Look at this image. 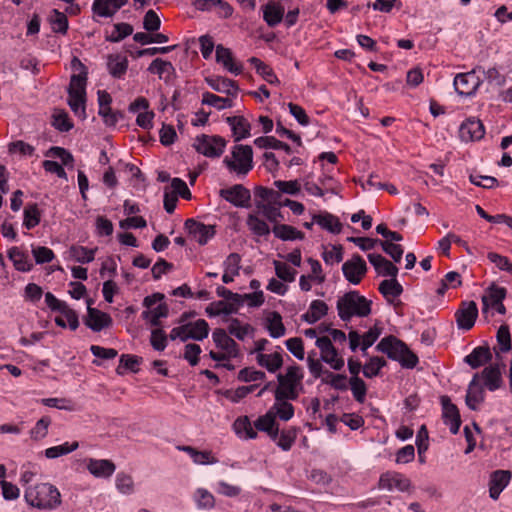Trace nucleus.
<instances>
[{
  "label": "nucleus",
  "instance_id": "1",
  "mask_svg": "<svg viewBox=\"0 0 512 512\" xmlns=\"http://www.w3.org/2000/svg\"><path fill=\"white\" fill-rule=\"evenodd\" d=\"M376 350L386 354L389 359L398 361L403 368L413 369L419 362L417 355L393 335L382 338L376 345Z\"/></svg>",
  "mask_w": 512,
  "mask_h": 512
},
{
  "label": "nucleus",
  "instance_id": "2",
  "mask_svg": "<svg viewBox=\"0 0 512 512\" xmlns=\"http://www.w3.org/2000/svg\"><path fill=\"white\" fill-rule=\"evenodd\" d=\"M27 504L38 509H55L61 504L59 490L50 483H39L25 489Z\"/></svg>",
  "mask_w": 512,
  "mask_h": 512
},
{
  "label": "nucleus",
  "instance_id": "3",
  "mask_svg": "<svg viewBox=\"0 0 512 512\" xmlns=\"http://www.w3.org/2000/svg\"><path fill=\"white\" fill-rule=\"evenodd\" d=\"M372 301L353 290L346 292L337 300V311L342 321H350L352 317H367L371 313Z\"/></svg>",
  "mask_w": 512,
  "mask_h": 512
},
{
  "label": "nucleus",
  "instance_id": "4",
  "mask_svg": "<svg viewBox=\"0 0 512 512\" xmlns=\"http://www.w3.org/2000/svg\"><path fill=\"white\" fill-rule=\"evenodd\" d=\"M303 371L297 364L287 368L286 373L277 375L279 385L274 391L275 400H296L299 396L297 387L303 379Z\"/></svg>",
  "mask_w": 512,
  "mask_h": 512
},
{
  "label": "nucleus",
  "instance_id": "5",
  "mask_svg": "<svg viewBox=\"0 0 512 512\" xmlns=\"http://www.w3.org/2000/svg\"><path fill=\"white\" fill-rule=\"evenodd\" d=\"M232 158L225 157L223 163L230 172L238 175H247L253 168V150L249 145H235L232 150Z\"/></svg>",
  "mask_w": 512,
  "mask_h": 512
},
{
  "label": "nucleus",
  "instance_id": "6",
  "mask_svg": "<svg viewBox=\"0 0 512 512\" xmlns=\"http://www.w3.org/2000/svg\"><path fill=\"white\" fill-rule=\"evenodd\" d=\"M225 146L226 140L218 135L201 134L196 137L193 143L195 150L208 158L220 157Z\"/></svg>",
  "mask_w": 512,
  "mask_h": 512
},
{
  "label": "nucleus",
  "instance_id": "7",
  "mask_svg": "<svg viewBox=\"0 0 512 512\" xmlns=\"http://www.w3.org/2000/svg\"><path fill=\"white\" fill-rule=\"evenodd\" d=\"M315 345L320 349L321 361L327 363L336 371H340L344 367V359L338 356V351L329 337L317 338Z\"/></svg>",
  "mask_w": 512,
  "mask_h": 512
},
{
  "label": "nucleus",
  "instance_id": "8",
  "mask_svg": "<svg viewBox=\"0 0 512 512\" xmlns=\"http://www.w3.org/2000/svg\"><path fill=\"white\" fill-rule=\"evenodd\" d=\"M367 269L365 260L359 254H354L351 259L345 261L342 265V272L345 279L353 285H357L361 282Z\"/></svg>",
  "mask_w": 512,
  "mask_h": 512
},
{
  "label": "nucleus",
  "instance_id": "9",
  "mask_svg": "<svg viewBox=\"0 0 512 512\" xmlns=\"http://www.w3.org/2000/svg\"><path fill=\"white\" fill-rule=\"evenodd\" d=\"M481 84L482 80L476 75L475 69L457 74L453 82L455 91L465 97L474 95Z\"/></svg>",
  "mask_w": 512,
  "mask_h": 512
},
{
  "label": "nucleus",
  "instance_id": "10",
  "mask_svg": "<svg viewBox=\"0 0 512 512\" xmlns=\"http://www.w3.org/2000/svg\"><path fill=\"white\" fill-rule=\"evenodd\" d=\"M92 299L87 300V315L84 318V324L94 332H100L105 328H109L113 320L111 316L97 308L91 307Z\"/></svg>",
  "mask_w": 512,
  "mask_h": 512
},
{
  "label": "nucleus",
  "instance_id": "11",
  "mask_svg": "<svg viewBox=\"0 0 512 512\" xmlns=\"http://www.w3.org/2000/svg\"><path fill=\"white\" fill-rule=\"evenodd\" d=\"M506 294L507 290L504 287H500L495 284L488 287L485 294L482 296L483 313H485L489 307H492L499 314L504 315L506 313V308L503 304V300L505 299Z\"/></svg>",
  "mask_w": 512,
  "mask_h": 512
},
{
  "label": "nucleus",
  "instance_id": "12",
  "mask_svg": "<svg viewBox=\"0 0 512 512\" xmlns=\"http://www.w3.org/2000/svg\"><path fill=\"white\" fill-rule=\"evenodd\" d=\"M220 197L235 207L248 208L250 206L251 193L242 184H235L232 187L221 189Z\"/></svg>",
  "mask_w": 512,
  "mask_h": 512
},
{
  "label": "nucleus",
  "instance_id": "13",
  "mask_svg": "<svg viewBox=\"0 0 512 512\" xmlns=\"http://www.w3.org/2000/svg\"><path fill=\"white\" fill-rule=\"evenodd\" d=\"M478 317V307L475 301H463L455 312V319L459 329L470 330Z\"/></svg>",
  "mask_w": 512,
  "mask_h": 512
},
{
  "label": "nucleus",
  "instance_id": "14",
  "mask_svg": "<svg viewBox=\"0 0 512 512\" xmlns=\"http://www.w3.org/2000/svg\"><path fill=\"white\" fill-rule=\"evenodd\" d=\"M184 225L188 233L198 242L199 245L207 244L216 233L214 225H206L193 218L187 219Z\"/></svg>",
  "mask_w": 512,
  "mask_h": 512
},
{
  "label": "nucleus",
  "instance_id": "15",
  "mask_svg": "<svg viewBox=\"0 0 512 512\" xmlns=\"http://www.w3.org/2000/svg\"><path fill=\"white\" fill-rule=\"evenodd\" d=\"M441 405L444 423L449 425L452 434H457L461 426V417L457 406L451 402L448 396L441 397Z\"/></svg>",
  "mask_w": 512,
  "mask_h": 512
},
{
  "label": "nucleus",
  "instance_id": "16",
  "mask_svg": "<svg viewBox=\"0 0 512 512\" xmlns=\"http://www.w3.org/2000/svg\"><path fill=\"white\" fill-rule=\"evenodd\" d=\"M378 487L388 491L396 488L405 492L410 488V480L398 472H385L379 478Z\"/></svg>",
  "mask_w": 512,
  "mask_h": 512
},
{
  "label": "nucleus",
  "instance_id": "17",
  "mask_svg": "<svg viewBox=\"0 0 512 512\" xmlns=\"http://www.w3.org/2000/svg\"><path fill=\"white\" fill-rule=\"evenodd\" d=\"M512 474L508 470H496L491 473L489 480V496L497 500L501 492L507 487Z\"/></svg>",
  "mask_w": 512,
  "mask_h": 512
},
{
  "label": "nucleus",
  "instance_id": "18",
  "mask_svg": "<svg viewBox=\"0 0 512 512\" xmlns=\"http://www.w3.org/2000/svg\"><path fill=\"white\" fill-rule=\"evenodd\" d=\"M367 257L378 275L389 276L391 278L397 277L399 272L398 267L381 254L370 253Z\"/></svg>",
  "mask_w": 512,
  "mask_h": 512
},
{
  "label": "nucleus",
  "instance_id": "19",
  "mask_svg": "<svg viewBox=\"0 0 512 512\" xmlns=\"http://www.w3.org/2000/svg\"><path fill=\"white\" fill-rule=\"evenodd\" d=\"M212 338L215 345L228 353L232 358L239 355L238 344L227 335V332L222 328H216L212 333Z\"/></svg>",
  "mask_w": 512,
  "mask_h": 512
},
{
  "label": "nucleus",
  "instance_id": "20",
  "mask_svg": "<svg viewBox=\"0 0 512 512\" xmlns=\"http://www.w3.org/2000/svg\"><path fill=\"white\" fill-rule=\"evenodd\" d=\"M88 471L97 478H109L115 472L116 466L107 459H88Z\"/></svg>",
  "mask_w": 512,
  "mask_h": 512
},
{
  "label": "nucleus",
  "instance_id": "21",
  "mask_svg": "<svg viewBox=\"0 0 512 512\" xmlns=\"http://www.w3.org/2000/svg\"><path fill=\"white\" fill-rule=\"evenodd\" d=\"M479 374H475L470 381L465 397L466 405L471 410H477L478 405L484 401V389L478 383Z\"/></svg>",
  "mask_w": 512,
  "mask_h": 512
},
{
  "label": "nucleus",
  "instance_id": "22",
  "mask_svg": "<svg viewBox=\"0 0 512 512\" xmlns=\"http://www.w3.org/2000/svg\"><path fill=\"white\" fill-rule=\"evenodd\" d=\"M492 360V353L489 346H477L470 354L465 356L464 362L472 369H477Z\"/></svg>",
  "mask_w": 512,
  "mask_h": 512
},
{
  "label": "nucleus",
  "instance_id": "23",
  "mask_svg": "<svg viewBox=\"0 0 512 512\" xmlns=\"http://www.w3.org/2000/svg\"><path fill=\"white\" fill-rule=\"evenodd\" d=\"M205 80L206 83L217 92L226 93L231 96H236L238 93L239 86L234 80L220 76L207 77Z\"/></svg>",
  "mask_w": 512,
  "mask_h": 512
},
{
  "label": "nucleus",
  "instance_id": "24",
  "mask_svg": "<svg viewBox=\"0 0 512 512\" xmlns=\"http://www.w3.org/2000/svg\"><path fill=\"white\" fill-rule=\"evenodd\" d=\"M216 61L223 65L229 72L239 75L242 73L243 67L241 64H236L233 59L232 52L229 48L219 44L216 46Z\"/></svg>",
  "mask_w": 512,
  "mask_h": 512
},
{
  "label": "nucleus",
  "instance_id": "25",
  "mask_svg": "<svg viewBox=\"0 0 512 512\" xmlns=\"http://www.w3.org/2000/svg\"><path fill=\"white\" fill-rule=\"evenodd\" d=\"M263 19L269 27H275L281 23L284 17V7L276 2L269 1L262 6Z\"/></svg>",
  "mask_w": 512,
  "mask_h": 512
},
{
  "label": "nucleus",
  "instance_id": "26",
  "mask_svg": "<svg viewBox=\"0 0 512 512\" xmlns=\"http://www.w3.org/2000/svg\"><path fill=\"white\" fill-rule=\"evenodd\" d=\"M8 258L12 261L14 268L20 272H29L33 268L27 252L21 250L19 247H11L7 252Z\"/></svg>",
  "mask_w": 512,
  "mask_h": 512
},
{
  "label": "nucleus",
  "instance_id": "27",
  "mask_svg": "<svg viewBox=\"0 0 512 512\" xmlns=\"http://www.w3.org/2000/svg\"><path fill=\"white\" fill-rule=\"evenodd\" d=\"M484 385L489 391H496L502 385V375L498 364L485 367L481 372Z\"/></svg>",
  "mask_w": 512,
  "mask_h": 512
},
{
  "label": "nucleus",
  "instance_id": "28",
  "mask_svg": "<svg viewBox=\"0 0 512 512\" xmlns=\"http://www.w3.org/2000/svg\"><path fill=\"white\" fill-rule=\"evenodd\" d=\"M257 364L265 368L270 373H275L283 365V357L280 352L270 354L259 353L256 356Z\"/></svg>",
  "mask_w": 512,
  "mask_h": 512
},
{
  "label": "nucleus",
  "instance_id": "29",
  "mask_svg": "<svg viewBox=\"0 0 512 512\" xmlns=\"http://www.w3.org/2000/svg\"><path fill=\"white\" fill-rule=\"evenodd\" d=\"M328 305L322 300H313L310 303L309 310L301 318L308 324H315L322 317L327 315Z\"/></svg>",
  "mask_w": 512,
  "mask_h": 512
},
{
  "label": "nucleus",
  "instance_id": "30",
  "mask_svg": "<svg viewBox=\"0 0 512 512\" xmlns=\"http://www.w3.org/2000/svg\"><path fill=\"white\" fill-rule=\"evenodd\" d=\"M272 232L276 238L282 241L303 240L305 238L303 232L288 224H275Z\"/></svg>",
  "mask_w": 512,
  "mask_h": 512
},
{
  "label": "nucleus",
  "instance_id": "31",
  "mask_svg": "<svg viewBox=\"0 0 512 512\" xmlns=\"http://www.w3.org/2000/svg\"><path fill=\"white\" fill-rule=\"evenodd\" d=\"M248 62L254 67L256 73L269 84L280 83L273 69L268 64L264 63L261 59L257 57H250Z\"/></svg>",
  "mask_w": 512,
  "mask_h": 512
},
{
  "label": "nucleus",
  "instance_id": "32",
  "mask_svg": "<svg viewBox=\"0 0 512 512\" xmlns=\"http://www.w3.org/2000/svg\"><path fill=\"white\" fill-rule=\"evenodd\" d=\"M313 221L321 228L333 234H339L342 230V224L339 219L330 213L314 215Z\"/></svg>",
  "mask_w": 512,
  "mask_h": 512
},
{
  "label": "nucleus",
  "instance_id": "33",
  "mask_svg": "<svg viewBox=\"0 0 512 512\" xmlns=\"http://www.w3.org/2000/svg\"><path fill=\"white\" fill-rule=\"evenodd\" d=\"M378 290L389 302H391L390 298L399 297L403 293V287L396 277L381 281Z\"/></svg>",
  "mask_w": 512,
  "mask_h": 512
},
{
  "label": "nucleus",
  "instance_id": "34",
  "mask_svg": "<svg viewBox=\"0 0 512 512\" xmlns=\"http://www.w3.org/2000/svg\"><path fill=\"white\" fill-rule=\"evenodd\" d=\"M187 324L189 326V333L184 337V339L202 341L208 337L209 325L206 320L198 319L195 322H189Z\"/></svg>",
  "mask_w": 512,
  "mask_h": 512
},
{
  "label": "nucleus",
  "instance_id": "35",
  "mask_svg": "<svg viewBox=\"0 0 512 512\" xmlns=\"http://www.w3.org/2000/svg\"><path fill=\"white\" fill-rule=\"evenodd\" d=\"M41 221V211L37 203H28L23 211V226L31 230L39 225Z\"/></svg>",
  "mask_w": 512,
  "mask_h": 512
},
{
  "label": "nucleus",
  "instance_id": "36",
  "mask_svg": "<svg viewBox=\"0 0 512 512\" xmlns=\"http://www.w3.org/2000/svg\"><path fill=\"white\" fill-rule=\"evenodd\" d=\"M266 329L272 338H280L285 335L286 328L279 312L273 311L267 317Z\"/></svg>",
  "mask_w": 512,
  "mask_h": 512
},
{
  "label": "nucleus",
  "instance_id": "37",
  "mask_svg": "<svg viewBox=\"0 0 512 512\" xmlns=\"http://www.w3.org/2000/svg\"><path fill=\"white\" fill-rule=\"evenodd\" d=\"M233 429L239 437H244L245 439L257 438V432L252 427L248 416L238 417L233 423Z\"/></svg>",
  "mask_w": 512,
  "mask_h": 512
},
{
  "label": "nucleus",
  "instance_id": "38",
  "mask_svg": "<svg viewBox=\"0 0 512 512\" xmlns=\"http://www.w3.org/2000/svg\"><path fill=\"white\" fill-rule=\"evenodd\" d=\"M107 68L109 73L114 78H122L128 68V60L126 58H120L119 55L110 54L108 56Z\"/></svg>",
  "mask_w": 512,
  "mask_h": 512
},
{
  "label": "nucleus",
  "instance_id": "39",
  "mask_svg": "<svg viewBox=\"0 0 512 512\" xmlns=\"http://www.w3.org/2000/svg\"><path fill=\"white\" fill-rule=\"evenodd\" d=\"M141 361L142 358L136 355L122 354L119 360V365L116 368V372L118 375H124L126 370L137 373L139 371L138 366Z\"/></svg>",
  "mask_w": 512,
  "mask_h": 512
},
{
  "label": "nucleus",
  "instance_id": "40",
  "mask_svg": "<svg viewBox=\"0 0 512 512\" xmlns=\"http://www.w3.org/2000/svg\"><path fill=\"white\" fill-rule=\"evenodd\" d=\"M257 210L271 223L280 224L281 220H284V216L280 211V207L275 205H265L262 202H256Z\"/></svg>",
  "mask_w": 512,
  "mask_h": 512
},
{
  "label": "nucleus",
  "instance_id": "41",
  "mask_svg": "<svg viewBox=\"0 0 512 512\" xmlns=\"http://www.w3.org/2000/svg\"><path fill=\"white\" fill-rule=\"evenodd\" d=\"M246 223L249 230L258 237L268 236L271 232L268 224L255 214H249Z\"/></svg>",
  "mask_w": 512,
  "mask_h": 512
},
{
  "label": "nucleus",
  "instance_id": "42",
  "mask_svg": "<svg viewBox=\"0 0 512 512\" xmlns=\"http://www.w3.org/2000/svg\"><path fill=\"white\" fill-rule=\"evenodd\" d=\"M168 312V306L165 303H162L154 309L143 311L142 318L149 320L152 326L157 327L161 324L160 319L168 316Z\"/></svg>",
  "mask_w": 512,
  "mask_h": 512
},
{
  "label": "nucleus",
  "instance_id": "43",
  "mask_svg": "<svg viewBox=\"0 0 512 512\" xmlns=\"http://www.w3.org/2000/svg\"><path fill=\"white\" fill-rule=\"evenodd\" d=\"M79 447V443L77 441H73L71 443L65 442L58 446H52L45 450V456L48 459H56L60 456L67 455L75 450H77Z\"/></svg>",
  "mask_w": 512,
  "mask_h": 512
},
{
  "label": "nucleus",
  "instance_id": "44",
  "mask_svg": "<svg viewBox=\"0 0 512 512\" xmlns=\"http://www.w3.org/2000/svg\"><path fill=\"white\" fill-rule=\"evenodd\" d=\"M254 144L258 148H272V149H282L286 153H291L292 150L288 144L276 139L273 136H261L255 139Z\"/></svg>",
  "mask_w": 512,
  "mask_h": 512
},
{
  "label": "nucleus",
  "instance_id": "45",
  "mask_svg": "<svg viewBox=\"0 0 512 512\" xmlns=\"http://www.w3.org/2000/svg\"><path fill=\"white\" fill-rule=\"evenodd\" d=\"M387 365L384 358L373 356L363 366V375L366 378H373L379 375L380 370Z\"/></svg>",
  "mask_w": 512,
  "mask_h": 512
},
{
  "label": "nucleus",
  "instance_id": "46",
  "mask_svg": "<svg viewBox=\"0 0 512 512\" xmlns=\"http://www.w3.org/2000/svg\"><path fill=\"white\" fill-rule=\"evenodd\" d=\"M274 412L275 418L288 421L294 416V407L287 400H275L274 405L270 409Z\"/></svg>",
  "mask_w": 512,
  "mask_h": 512
},
{
  "label": "nucleus",
  "instance_id": "47",
  "mask_svg": "<svg viewBox=\"0 0 512 512\" xmlns=\"http://www.w3.org/2000/svg\"><path fill=\"white\" fill-rule=\"evenodd\" d=\"M202 103L212 106L218 110L226 109L232 106V100L228 97H220L211 92H204L202 94Z\"/></svg>",
  "mask_w": 512,
  "mask_h": 512
},
{
  "label": "nucleus",
  "instance_id": "48",
  "mask_svg": "<svg viewBox=\"0 0 512 512\" xmlns=\"http://www.w3.org/2000/svg\"><path fill=\"white\" fill-rule=\"evenodd\" d=\"M349 385L354 399L358 403H364L367 393V385L360 377H350Z\"/></svg>",
  "mask_w": 512,
  "mask_h": 512
},
{
  "label": "nucleus",
  "instance_id": "49",
  "mask_svg": "<svg viewBox=\"0 0 512 512\" xmlns=\"http://www.w3.org/2000/svg\"><path fill=\"white\" fill-rule=\"evenodd\" d=\"M133 33V26L128 23H117L114 25V31L106 36V41L118 43Z\"/></svg>",
  "mask_w": 512,
  "mask_h": 512
},
{
  "label": "nucleus",
  "instance_id": "50",
  "mask_svg": "<svg viewBox=\"0 0 512 512\" xmlns=\"http://www.w3.org/2000/svg\"><path fill=\"white\" fill-rule=\"evenodd\" d=\"M199 509L210 510L215 506V498L211 492L204 488H198L194 495Z\"/></svg>",
  "mask_w": 512,
  "mask_h": 512
},
{
  "label": "nucleus",
  "instance_id": "51",
  "mask_svg": "<svg viewBox=\"0 0 512 512\" xmlns=\"http://www.w3.org/2000/svg\"><path fill=\"white\" fill-rule=\"evenodd\" d=\"M51 422L52 421L49 416H43L40 418L29 432L31 439L35 441L44 439L48 434V428Z\"/></svg>",
  "mask_w": 512,
  "mask_h": 512
},
{
  "label": "nucleus",
  "instance_id": "52",
  "mask_svg": "<svg viewBox=\"0 0 512 512\" xmlns=\"http://www.w3.org/2000/svg\"><path fill=\"white\" fill-rule=\"evenodd\" d=\"M205 312L207 313V315L209 317H215V316H219L221 314H223V315L235 314V309H233L231 307V305H228L226 301L219 300V301H214L211 304H209L206 307Z\"/></svg>",
  "mask_w": 512,
  "mask_h": 512
},
{
  "label": "nucleus",
  "instance_id": "53",
  "mask_svg": "<svg viewBox=\"0 0 512 512\" xmlns=\"http://www.w3.org/2000/svg\"><path fill=\"white\" fill-rule=\"evenodd\" d=\"M86 94L68 93V104L75 115L85 118Z\"/></svg>",
  "mask_w": 512,
  "mask_h": 512
},
{
  "label": "nucleus",
  "instance_id": "54",
  "mask_svg": "<svg viewBox=\"0 0 512 512\" xmlns=\"http://www.w3.org/2000/svg\"><path fill=\"white\" fill-rule=\"evenodd\" d=\"M323 247V252L321 254L326 265H334L335 263H339L343 260V247L342 245H331L332 250H327L326 246Z\"/></svg>",
  "mask_w": 512,
  "mask_h": 512
},
{
  "label": "nucleus",
  "instance_id": "55",
  "mask_svg": "<svg viewBox=\"0 0 512 512\" xmlns=\"http://www.w3.org/2000/svg\"><path fill=\"white\" fill-rule=\"evenodd\" d=\"M252 331L253 327L250 324L241 325L240 320L237 318H232L228 326V333L239 340H244L249 332Z\"/></svg>",
  "mask_w": 512,
  "mask_h": 512
},
{
  "label": "nucleus",
  "instance_id": "56",
  "mask_svg": "<svg viewBox=\"0 0 512 512\" xmlns=\"http://www.w3.org/2000/svg\"><path fill=\"white\" fill-rule=\"evenodd\" d=\"M70 255L77 262L82 263V264L90 263L95 258L94 250L88 249L83 246H72L70 248Z\"/></svg>",
  "mask_w": 512,
  "mask_h": 512
},
{
  "label": "nucleus",
  "instance_id": "57",
  "mask_svg": "<svg viewBox=\"0 0 512 512\" xmlns=\"http://www.w3.org/2000/svg\"><path fill=\"white\" fill-rule=\"evenodd\" d=\"M92 12L99 17L109 18L117 11H114L113 3L110 0H94Z\"/></svg>",
  "mask_w": 512,
  "mask_h": 512
},
{
  "label": "nucleus",
  "instance_id": "58",
  "mask_svg": "<svg viewBox=\"0 0 512 512\" xmlns=\"http://www.w3.org/2000/svg\"><path fill=\"white\" fill-rule=\"evenodd\" d=\"M148 71L150 73L157 74L162 78L164 74H171L174 72V67L171 62L165 61L161 58H156L149 65Z\"/></svg>",
  "mask_w": 512,
  "mask_h": 512
},
{
  "label": "nucleus",
  "instance_id": "59",
  "mask_svg": "<svg viewBox=\"0 0 512 512\" xmlns=\"http://www.w3.org/2000/svg\"><path fill=\"white\" fill-rule=\"evenodd\" d=\"M87 72L73 74L70 79L68 93L86 94Z\"/></svg>",
  "mask_w": 512,
  "mask_h": 512
},
{
  "label": "nucleus",
  "instance_id": "60",
  "mask_svg": "<svg viewBox=\"0 0 512 512\" xmlns=\"http://www.w3.org/2000/svg\"><path fill=\"white\" fill-rule=\"evenodd\" d=\"M50 23L52 25V29L54 32L61 34L67 33L69 27L68 18L63 12L54 9L53 16L50 19Z\"/></svg>",
  "mask_w": 512,
  "mask_h": 512
},
{
  "label": "nucleus",
  "instance_id": "61",
  "mask_svg": "<svg viewBox=\"0 0 512 512\" xmlns=\"http://www.w3.org/2000/svg\"><path fill=\"white\" fill-rule=\"evenodd\" d=\"M266 378V374L254 367H245L238 372L237 379L242 382H256Z\"/></svg>",
  "mask_w": 512,
  "mask_h": 512
},
{
  "label": "nucleus",
  "instance_id": "62",
  "mask_svg": "<svg viewBox=\"0 0 512 512\" xmlns=\"http://www.w3.org/2000/svg\"><path fill=\"white\" fill-rule=\"evenodd\" d=\"M296 437H297V430L295 428L282 430L276 444L283 451H289L291 449V447L293 446V444L296 440Z\"/></svg>",
  "mask_w": 512,
  "mask_h": 512
},
{
  "label": "nucleus",
  "instance_id": "63",
  "mask_svg": "<svg viewBox=\"0 0 512 512\" xmlns=\"http://www.w3.org/2000/svg\"><path fill=\"white\" fill-rule=\"evenodd\" d=\"M32 255L36 264L49 263L55 258L53 250L46 246L32 247Z\"/></svg>",
  "mask_w": 512,
  "mask_h": 512
},
{
  "label": "nucleus",
  "instance_id": "64",
  "mask_svg": "<svg viewBox=\"0 0 512 512\" xmlns=\"http://www.w3.org/2000/svg\"><path fill=\"white\" fill-rule=\"evenodd\" d=\"M382 250L388 254L396 263L400 262L404 249L400 244L379 240Z\"/></svg>",
  "mask_w": 512,
  "mask_h": 512
}]
</instances>
